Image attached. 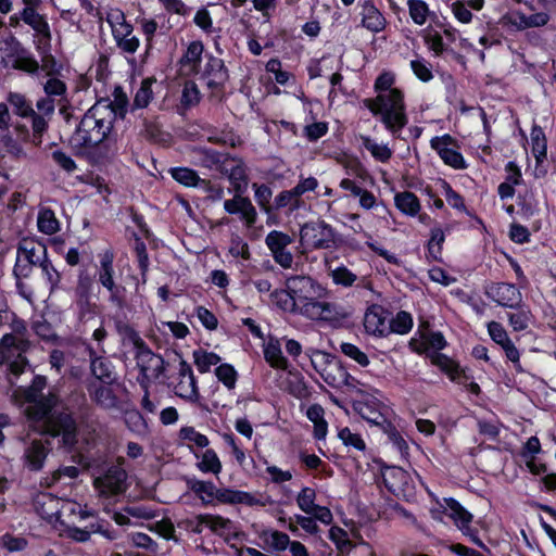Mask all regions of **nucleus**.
<instances>
[{"instance_id": "1", "label": "nucleus", "mask_w": 556, "mask_h": 556, "mask_svg": "<svg viewBox=\"0 0 556 556\" xmlns=\"http://www.w3.org/2000/svg\"><path fill=\"white\" fill-rule=\"evenodd\" d=\"M46 383L45 377L36 376L31 384L21 391L29 404L25 409L29 427L41 434L61 435L63 444L72 447L77 442L76 424L56 394L42 395Z\"/></svg>"}, {"instance_id": "2", "label": "nucleus", "mask_w": 556, "mask_h": 556, "mask_svg": "<svg viewBox=\"0 0 556 556\" xmlns=\"http://www.w3.org/2000/svg\"><path fill=\"white\" fill-rule=\"evenodd\" d=\"M285 285L291 292L298 314L304 318L313 321L333 323L343 317L338 304L323 300L327 290L309 276H289Z\"/></svg>"}, {"instance_id": "3", "label": "nucleus", "mask_w": 556, "mask_h": 556, "mask_svg": "<svg viewBox=\"0 0 556 556\" xmlns=\"http://www.w3.org/2000/svg\"><path fill=\"white\" fill-rule=\"evenodd\" d=\"M113 112L105 102H97L81 118L77 129L71 137L76 149H89L104 141L112 128Z\"/></svg>"}, {"instance_id": "4", "label": "nucleus", "mask_w": 556, "mask_h": 556, "mask_svg": "<svg viewBox=\"0 0 556 556\" xmlns=\"http://www.w3.org/2000/svg\"><path fill=\"white\" fill-rule=\"evenodd\" d=\"M363 105L367 108L374 116L380 118L386 129L394 138L400 137L402 129L408 122L402 90L389 91L386 94L381 93L375 98L364 99Z\"/></svg>"}, {"instance_id": "5", "label": "nucleus", "mask_w": 556, "mask_h": 556, "mask_svg": "<svg viewBox=\"0 0 556 556\" xmlns=\"http://www.w3.org/2000/svg\"><path fill=\"white\" fill-rule=\"evenodd\" d=\"M191 490L204 503H212L216 500L223 504H243L247 506L262 507L270 503L268 497L262 495L227 488L217 489L214 483L201 480L194 481L191 485Z\"/></svg>"}, {"instance_id": "6", "label": "nucleus", "mask_w": 556, "mask_h": 556, "mask_svg": "<svg viewBox=\"0 0 556 556\" xmlns=\"http://www.w3.org/2000/svg\"><path fill=\"white\" fill-rule=\"evenodd\" d=\"M10 329L11 331L1 338L0 345L4 351H8L11 357L16 355V358L10 363V371L18 376L28 366V362L23 355L30 346L28 330L25 321L18 318L15 313H11Z\"/></svg>"}, {"instance_id": "7", "label": "nucleus", "mask_w": 556, "mask_h": 556, "mask_svg": "<svg viewBox=\"0 0 556 556\" xmlns=\"http://www.w3.org/2000/svg\"><path fill=\"white\" fill-rule=\"evenodd\" d=\"M123 458L101 470H93V488L100 498H113L124 494L128 489V475L123 467Z\"/></svg>"}, {"instance_id": "8", "label": "nucleus", "mask_w": 556, "mask_h": 556, "mask_svg": "<svg viewBox=\"0 0 556 556\" xmlns=\"http://www.w3.org/2000/svg\"><path fill=\"white\" fill-rule=\"evenodd\" d=\"M129 339L136 348L137 366L142 376L140 384L147 388L151 381L156 380L164 371V361L160 355L154 354L136 331H130Z\"/></svg>"}, {"instance_id": "9", "label": "nucleus", "mask_w": 556, "mask_h": 556, "mask_svg": "<svg viewBox=\"0 0 556 556\" xmlns=\"http://www.w3.org/2000/svg\"><path fill=\"white\" fill-rule=\"evenodd\" d=\"M299 241L303 253L329 249L334 244V231L324 220L305 223L300 229Z\"/></svg>"}, {"instance_id": "10", "label": "nucleus", "mask_w": 556, "mask_h": 556, "mask_svg": "<svg viewBox=\"0 0 556 556\" xmlns=\"http://www.w3.org/2000/svg\"><path fill=\"white\" fill-rule=\"evenodd\" d=\"M114 274V255L112 252L105 251L100 255V265L97 268L98 281L108 290L111 304L117 308H123L126 303V289L115 282Z\"/></svg>"}, {"instance_id": "11", "label": "nucleus", "mask_w": 556, "mask_h": 556, "mask_svg": "<svg viewBox=\"0 0 556 556\" xmlns=\"http://www.w3.org/2000/svg\"><path fill=\"white\" fill-rule=\"evenodd\" d=\"M47 258V248L33 239H23L17 248V258L14 274L17 277H27L31 266L41 264Z\"/></svg>"}, {"instance_id": "12", "label": "nucleus", "mask_w": 556, "mask_h": 556, "mask_svg": "<svg viewBox=\"0 0 556 556\" xmlns=\"http://www.w3.org/2000/svg\"><path fill=\"white\" fill-rule=\"evenodd\" d=\"M549 15L545 11L526 14L517 9L506 12L500 20L501 25L510 31H521L528 28L545 26Z\"/></svg>"}, {"instance_id": "13", "label": "nucleus", "mask_w": 556, "mask_h": 556, "mask_svg": "<svg viewBox=\"0 0 556 556\" xmlns=\"http://www.w3.org/2000/svg\"><path fill=\"white\" fill-rule=\"evenodd\" d=\"M292 242L291 236L279 230L269 231L265 238V244L274 262L283 269L292 268L294 263V256L288 249Z\"/></svg>"}, {"instance_id": "14", "label": "nucleus", "mask_w": 556, "mask_h": 556, "mask_svg": "<svg viewBox=\"0 0 556 556\" xmlns=\"http://www.w3.org/2000/svg\"><path fill=\"white\" fill-rule=\"evenodd\" d=\"M430 147L434 150L443 163L454 169L467 168V163L459 152L457 141L448 134L433 137Z\"/></svg>"}, {"instance_id": "15", "label": "nucleus", "mask_w": 556, "mask_h": 556, "mask_svg": "<svg viewBox=\"0 0 556 556\" xmlns=\"http://www.w3.org/2000/svg\"><path fill=\"white\" fill-rule=\"evenodd\" d=\"M93 279L87 270H79L74 288V305L81 317L94 314L97 305L92 302Z\"/></svg>"}, {"instance_id": "16", "label": "nucleus", "mask_w": 556, "mask_h": 556, "mask_svg": "<svg viewBox=\"0 0 556 556\" xmlns=\"http://www.w3.org/2000/svg\"><path fill=\"white\" fill-rule=\"evenodd\" d=\"M174 392L177 396L189 403H198L200 400L192 368L185 361L179 363L177 378L174 382Z\"/></svg>"}, {"instance_id": "17", "label": "nucleus", "mask_w": 556, "mask_h": 556, "mask_svg": "<svg viewBox=\"0 0 556 556\" xmlns=\"http://www.w3.org/2000/svg\"><path fill=\"white\" fill-rule=\"evenodd\" d=\"M485 294L500 306L507 308L516 307L522 302L520 290L513 283H491L486 287Z\"/></svg>"}, {"instance_id": "18", "label": "nucleus", "mask_w": 556, "mask_h": 556, "mask_svg": "<svg viewBox=\"0 0 556 556\" xmlns=\"http://www.w3.org/2000/svg\"><path fill=\"white\" fill-rule=\"evenodd\" d=\"M24 8L21 11L22 21L27 24L45 41H50L51 31L49 23L45 15L38 12L41 0L23 2Z\"/></svg>"}, {"instance_id": "19", "label": "nucleus", "mask_w": 556, "mask_h": 556, "mask_svg": "<svg viewBox=\"0 0 556 556\" xmlns=\"http://www.w3.org/2000/svg\"><path fill=\"white\" fill-rule=\"evenodd\" d=\"M220 173L228 177L236 193L245 192L248 187V173L242 159L227 155Z\"/></svg>"}, {"instance_id": "20", "label": "nucleus", "mask_w": 556, "mask_h": 556, "mask_svg": "<svg viewBox=\"0 0 556 556\" xmlns=\"http://www.w3.org/2000/svg\"><path fill=\"white\" fill-rule=\"evenodd\" d=\"M203 52L204 46L202 41L194 40L190 42L179 60V74L186 77L201 74Z\"/></svg>"}, {"instance_id": "21", "label": "nucleus", "mask_w": 556, "mask_h": 556, "mask_svg": "<svg viewBox=\"0 0 556 556\" xmlns=\"http://www.w3.org/2000/svg\"><path fill=\"white\" fill-rule=\"evenodd\" d=\"M242 194L243 193H236L232 199L226 200L224 202V208L229 214H240L245 226L252 227L257 220V212L251 200Z\"/></svg>"}, {"instance_id": "22", "label": "nucleus", "mask_w": 556, "mask_h": 556, "mask_svg": "<svg viewBox=\"0 0 556 556\" xmlns=\"http://www.w3.org/2000/svg\"><path fill=\"white\" fill-rule=\"evenodd\" d=\"M50 452L48 440L34 439L24 450V464L30 470H40Z\"/></svg>"}, {"instance_id": "23", "label": "nucleus", "mask_w": 556, "mask_h": 556, "mask_svg": "<svg viewBox=\"0 0 556 556\" xmlns=\"http://www.w3.org/2000/svg\"><path fill=\"white\" fill-rule=\"evenodd\" d=\"M361 24L371 33H381L387 26L383 13L371 0H366L361 5Z\"/></svg>"}, {"instance_id": "24", "label": "nucleus", "mask_w": 556, "mask_h": 556, "mask_svg": "<svg viewBox=\"0 0 556 556\" xmlns=\"http://www.w3.org/2000/svg\"><path fill=\"white\" fill-rule=\"evenodd\" d=\"M446 346V340L440 331H427L421 333L420 339L413 338L409 348L416 353H439Z\"/></svg>"}, {"instance_id": "25", "label": "nucleus", "mask_w": 556, "mask_h": 556, "mask_svg": "<svg viewBox=\"0 0 556 556\" xmlns=\"http://www.w3.org/2000/svg\"><path fill=\"white\" fill-rule=\"evenodd\" d=\"M59 518L61 526L74 523L76 520L81 521L89 517L94 516L93 510L83 507L79 503L74 501H62L59 507Z\"/></svg>"}, {"instance_id": "26", "label": "nucleus", "mask_w": 556, "mask_h": 556, "mask_svg": "<svg viewBox=\"0 0 556 556\" xmlns=\"http://www.w3.org/2000/svg\"><path fill=\"white\" fill-rule=\"evenodd\" d=\"M364 327L367 333L382 337L389 330V321L379 306L368 308L364 316Z\"/></svg>"}, {"instance_id": "27", "label": "nucleus", "mask_w": 556, "mask_h": 556, "mask_svg": "<svg viewBox=\"0 0 556 556\" xmlns=\"http://www.w3.org/2000/svg\"><path fill=\"white\" fill-rule=\"evenodd\" d=\"M444 509L446 515L454 520L456 527L465 534L469 535L472 515L467 511L456 500L445 498Z\"/></svg>"}, {"instance_id": "28", "label": "nucleus", "mask_w": 556, "mask_h": 556, "mask_svg": "<svg viewBox=\"0 0 556 556\" xmlns=\"http://www.w3.org/2000/svg\"><path fill=\"white\" fill-rule=\"evenodd\" d=\"M203 76L208 78L207 85L210 87L222 86L228 79V72L224 61L212 54L207 55Z\"/></svg>"}, {"instance_id": "29", "label": "nucleus", "mask_w": 556, "mask_h": 556, "mask_svg": "<svg viewBox=\"0 0 556 556\" xmlns=\"http://www.w3.org/2000/svg\"><path fill=\"white\" fill-rule=\"evenodd\" d=\"M354 409L369 424L381 426L387 420L379 410V403L376 400L364 399L354 403Z\"/></svg>"}, {"instance_id": "30", "label": "nucleus", "mask_w": 556, "mask_h": 556, "mask_svg": "<svg viewBox=\"0 0 556 556\" xmlns=\"http://www.w3.org/2000/svg\"><path fill=\"white\" fill-rule=\"evenodd\" d=\"M35 508L37 513L46 520L52 521L53 519L58 520L59 518V507L61 504V500L52 496L48 493H41L35 498Z\"/></svg>"}, {"instance_id": "31", "label": "nucleus", "mask_w": 556, "mask_h": 556, "mask_svg": "<svg viewBox=\"0 0 556 556\" xmlns=\"http://www.w3.org/2000/svg\"><path fill=\"white\" fill-rule=\"evenodd\" d=\"M430 358L431 363L446 374L452 381L464 383L463 378H466V375L451 357L442 353H431Z\"/></svg>"}, {"instance_id": "32", "label": "nucleus", "mask_w": 556, "mask_h": 556, "mask_svg": "<svg viewBox=\"0 0 556 556\" xmlns=\"http://www.w3.org/2000/svg\"><path fill=\"white\" fill-rule=\"evenodd\" d=\"M194 457L198 459L197 468L203 473H212L214 476H218L222 472L223 465L222 462L216 454V452L212 448H206L201 453H193Z\"/></svg>"}, {"instance_id": "33", "label": "nucleus", "mask_w": 556, "mask_h": 556, "mask_svg": "<svg viewBox=\"0 0 556 556\" xmlns=\"http://www.w3.org/2000/svg\"><path fill=\"white\" fill-rule=\"evenodd\" d=\"M394 205L402 214L410 217L417 216L421 210L419 199L410 191L395 193Z\"/></svg>"}, {"instance_id": "34", "label": "nucleus", "mask_w": 556, "mask_h": 556, "mask_svg": "<svg viewBox=\"0 0 556 556\" xmlns=\"http://www.w3.org/2000/svg\"><path fill=\"white\" fill-rule=\"evenodd\" d=\"M266 362L276 369H288V359L283 356L279 340L270 338L264 348Z\"/></svg>"}, {"instance_id": "35", "label": "nucleus", "mask_w": 556, "mask_h": 556, "mask_svg": "<svg viewBox=\"0 0 556 556\" xmlns=\"http://www.w3.org/2000/svg\"><path fill=\"white\" fill-rule=\"evenodd\" d=\"M510 308L515 309V312L507 313L509 326L514 331L526 330L533 319V315L529 306L521 302L518 306Z\"/></svg>"}, {"instance_id": "36", "label": "nucleus", "mask_w": 556, "mask_h": 556, "mask_svg": "<svg viewBox=\"0 0 556 556\" xmlns=\"http://www.w3.org/2000/svg\"><path fill=\"white\" fill-rule=\"evenodd\" d=\"M260 539L262 540L264 545L271 549L273 552H283L288 548L290 544L289 535L278 530H263L260 533Z\"/></svg>"}, {"instance_id": "37", "label": "nucleus", "mask_w": 556, "mask_h": 556, "mask_svg": "<svg viewBox=\"0 0 556 556\" xmlns=\"http://www.w3.org/2000/svg\"><path fill=\"white\" fill-rule=\"evenodd\" d=\"M43 91L46 96L50 97L51 99L55 100L56 103L61 104V111L67 106V87L63 80L55 77H50L43 84Z\"/></svg>"}, {"instance_id": "38", "label": "nucleus", "mask_w": 556, "mask_h": 556, "mask_svg": "<svg viewBox=\"0 0 556 556\" xmlns=\"http://www.w3.org/2000/svg\"><path fill=\"white\" fill-rule=\"evenodd\" d=\"M359 140L362 146L370 153V155L380 163H387L393 155L392 149L384 143H378L369 136L361 135Z\"/></svg>"}, {"instance_id": "39", "label": "nucleus", "mask_w": 556, "mask_h": 556, "mask_svg": "<svg viewBox=\"0 0 556 556\" xmlns=\"http://www.w3.org/2000/svg\"><path fill=\"white\" fill-rule=\"evenodd\" d=\"M206 528H208L213 533L229 538L230 535L236 533V528L233 522L222 516L210 515L206 514Z\"/></svg>"}, {"instance_id": "40", "label": "nucleus", "mask_w": 556, "mask_h": 556, "mask_svg": "<svg viewBox=\"0 0 556 556\" xmlns=\"http://www.w3.org/2000/svg\"><path fill=\"white\" fill-rule=\"evenodd\" d=\"M270 302L277 308L286 313L298 314V307L290 290L286 287L285 289H275L269 294Z\"/></svg>"}, {"instance_id": "41", "label": "nucleus", "mask_w": 556, "mask_h": 556, "mask_svg": "<svg viewBox=\"0 0 556 556\" xmlns=\"http://www.w3.org/2000/svg\"><path fill=\"white\" fill-rule=\"evenodd\" d=\"M38 230L45 235H53L59 231L60 223L51 208H40L37 217Z\"/></svg>"}, {"instance_id": "42", "label": "nucleus", "mask_w": 556, "mask_h": 556, "mask_svg": "<svg viewBox=\"0 0 556 556\" xmlns=\"http://www.w3.org/2000/svg\"><path fill=\"white\" fill-rule=\"evenodd\" d=\"M408 13L414 22L418 26H422L427 23L428 17L431 13L429 5L424 0H407Z\"/></svg>"}, {"instance_id": "43", "label": "nucleus", "mask_w": 556, "mask_h": 556, "mask_svg": "<svg viewBox=\"0 0 556 556\" xmlns=\"http://www.w3.org/2000/svg\"><path fill=\"white\" fill-rule=\"evenodd\" d=\"M178 435L190 448L192 445L204 448L210 444L208 438L205 434L200 433L190 426L181 427Z\"/></svg>"}, {"instance_id": "44", "label": "nucleus", "mask_w": 556, "mask_h": 556, "mask_svg": "<svg viewBox=\"0 0 556 556\" xmlns=\"http://www.w3.org/2000/svg\"><path fill=\"white\" fill-rule=\"evenodd\" d=\"M7 101L13 109L14 113L21 117H28L34 114L31 103L22 93L10 92L7 97Z\"/></svg>"}, {"instance_id": "45", "label": "nucleus", "mask_w": 556, "mask_h": 556, "mask_svg": "<svg viewBox=\"0 0 556 556\" xmlns=\"http://www.w3.org/2000/svg\"><path fill=\"white\" fill-rule=\"evenodd\" d=\"M172 177L179 184L186 187H195L200 182H204L195 170L188 167H175L170 170Z\"/></svg>"}, {"instance_id": "46", "label": "nucleus", "mask_w": 556, "mask_h": 556, "mask_svg": "<svg viewBox=\"0 0 556 556\" xmlns=\"http://www.w3.org/2000/svg\"><path fill=\"white\" fill-rule=\"evenodd\" d=\"M125 424L137 435L143 437L149 432L148 422L137 410H130L125 414Z\"/></svg>"}, {"instance_id": "47", "label": "nucleus", "mask_w": 556, "mask_h": 556, "mask_svg": "<svg viewBox=\"0 0 556 556\" xmlns=\"http://www.w3.org/2000/svg\"><path fill=\"white\" fill-rule=\"evenodd\" d=\"M194 364L200 372L210 371L212 366L220 362V357L213 352L197 350L193 352Z\"/></svg>"}, {"instance_id": "48", "label": "nucleus", "mask_w": 556, "mask_h": 556, "mask_svg": "<svg viewBox=\"0 0 556 556\" xmlns=\"http://www.w3.org/2000/svg\"><path fill=\"white\" fill-rule=\"evenodd\" d=\"M198 163L206 168H215L220 172L224 161L228 154H222L215 150H202L199 153Z\"/></svg>"}, {"instance_id": "49", "label": "nucleus", "mask_w": 556, "mask_h": 556, "mask_svg": "<svg viewBox=\"0 0 556 556\" xmlns=\"http://www.w3.org/2000/svg\"><path fill=\"white\" fill-rule=\"evenodd\" d=\"M316 491L309 486H304L296 495V505L305 514H312L316 509Z\"/></svg>"}, {"instance_id": "50", "label": "nucleus", "mask_w": 556, "mask_h": 556, "mask_svg": "<svg viewBox=\"0 0 556 556\" xmlns=\"http://www.w3.org/2000/svg\"><path fill=\"white\" fill-rule=\"evenodd\" d=\"M201 100V92L194 81L188 80L185 83L181 93L180 103L185 109L197 105Z\"/></svg>"}, {"instance_id": "51", "label": "nucleus", "mask_w": 556, "mask_h": 556, "mask_svg": "<svg viewBox=\"0 0 556 556\" xmlns=\"http://www.w3.org/2000/svg\"><path fill=\"white\" fill-rule=\"evenodd\" d=\"M154 83V78H146L142 80L141 86L137 90L134 99V104L137 108L143 109L149 105L153 97L152 85Z\"/></svg>"}, {"instance_id": "52", "label": "nucleus", "mask_w": 556, "mask_h": 556, "mask_svg": "<svg viewBox=\"0 0 556 556\" xmlns=\"http://www.w3.org/2000/svg\"><path fill=\"white\" fill-rule=\"evenodd\" d=\"M338 438L348 447H354L359 452H365L366 443L361 434L353 432L350 428H341L338 432Z\"/></svg>"}, {"instance_id": "53", "label": "nucleus", "mask_w": 556, "mask_h": 556, "mask_svg": "<svg viewBox=\"0 0 556 556\" xmlns=\"http://www.w3.org/2000/svg\"><path fill=\"white\" fill-rule=\"evenodd\" d=\"M125 35H113L119 49L127 53H135L139 48V39L132 35V26L127 27Z\"/></svg>"}, {"instance_id": "54", "label": "nucleus", "mask_w": 556, "mask_h": 556, "mask_svg": "<svg viewBox=\"0 0 556 556\" xmlns=\"http://www.w3.org/2000/svg\"><path fill=\"white\" fill-rule=\"evenodd\" d=\"M412 327L413 318L409 313L404 311L399 312L395 317L389 321V329L399 334H406L410 331Z\"/></svg>"}, {"instance_id": "55", "label": "nucleus", "mask_w": 556, "mask_h": 556, "mask_svg": "<svg viewBox=\"0 0 556 556\" xmlns=\"http://www.w3.org/2000/svg\"><path fill=\"white\" fill-rule=\"evenodd\" d=\"M329 275L334 285L345 288L352 287L357 280V276L343 265L332 269Z\"/></svg>"}, {"instance_id": "56", "label": "nucleus", "mask_w": 556, "mask_h": 556, "mask_svg": "<svg viewBox=\"0 0 556 556\" xmlns=\"http://www.w3.org/2000/svg\"><path fill=\"white\" fill-rule=\"evenodd\" d=\"M275 204L277 210L289 207L291 212H294L303 205V201L293 194V191L290 189L280 192L275 199Z\"/></svg>"}, {"instance_id": "57", "label": "nucleus", "mask_w": 556, "mask_h": 556, "mask_svg": "<svg viewBox=\"0 0 556 556\" xmlns=\"http://www.w3.org/2000/svg\"><path fill=\"white\" fill-rule=\"evenodd\" d=\"M340 351L349 358L356 362L362 367H367L370 363L367 354L353 343L343 342Z\"/></svg>"}, {"instance_id": "58", "label": "nucleus", "mask_w": 556, "mask_h": 556, "mask_svg": "<svg viewBox=\"0 0 556 556\" xmlns=\"http://www.w3.org/2000/svg\"><path fill=\"white\" fill-rule=\"evenodd\" d=\"M106 22L111 26L113 35L117 34L123 36V31H126L127 27L131 26L126 22L124 13L118 9H113L108 12Z\"/></svg>"}, {"instance_id": "59", "label": "nucleus", "mask_w": 556, "mask_h": 556, "mask_svg": "<svg viewBox=\"0 0 556 556\" xmlns=\"http://www.w3.org/2000/svg\"><path fill=\"white\" fill-rule=\"evenodd\" d=\"M395 75L391 72L381 73L375 80L374 89L377 96L388 93L389 91H400L401 89L394 87Z\"/></svg>"}, {"instance_id": "60", "label": "nucleus", "mask_w": 556, "mask_h": 556, "mask_svg": "<svg viewBox=\"0 0 556 556\" xmlns=\"http://www.w3.org/2000/svg\"><path fill=\"white\" fill-rule=\"evenodd\" d=\"M252 188L254 189V198L258 206L266 213L270 212V200L273 197V191L267 185H258L253 184Z\"/></svg>"}, {"instance_id": "61", "label": "nucleus", "mask_w": 556, "mask_h": 556, "mask_svg": "<svg viewBox=\"0 0 556 556\" xmlns=\"http://www.w3.org/2000/svg\"><path fill=\"white\" fill-rule=\"evenodd\" d=\"M216 377L223 384L231 390L236 387L237 382V371L229 364H222L215 369Z\"/></svg>"}, {"instance_id": "62", "label": "nucleus", "mask_w": 556, "mask_h": 556, "mask_svg": "<svg viewBox=\"0 0 556 556\" xmlns=\"http://www.w3.org/2000/svg\"><path fill=\"white\" fill-rule=\"evenodd\" d=\"M444 240L445 235L441 228L437 227L431 229V236L428 242V252L433 260H438L440 257Z\"/></svg>"}, {"instance_id": "63", "label": "nucleus", "mask_w": 556, "mask_h": 556, "mask_svg": "<svg viewBox=\"0 0 556 556\" xmlns=\"http://www.w3.org/2000/svg\"><path fill=\"white\" fill-rule=\"evenodd\" d=\"M410 68L414 75L424 83H428L433 78V74L429 62L422 58L412 60Z\"/></svg>"}, {"instance_id": "64", "label": "nucleus", "mask_w": 556, "mask_h": 556, "mask_svg": "<svg viewBox=\"0 0 556 556\" xmlns=\"http://www.w3.org/2000/svg\"><path fill=\"white\" fill-rule=\"evenodd\" d=\"M486 328L490 338L501 348L511 341L501 323L492 320L488 323Z\"/></svg>"}]
</instances>
